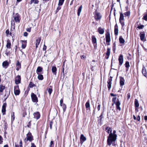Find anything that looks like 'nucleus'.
Listing matches in <instances>:
<instances>
[{"mask_svg": "<svg viewBox=\"0 0 147 147\" xmlns=\"http://www.w3.org/2000/svg\"><path fill=\"white\" fill-rule=\"evenodd\" d=\"M116 131H113V133H110L109 136L107 137V144L109 146H111L112 144L114 145V142L116 140L117 135L116 134Z\"/></svg>", "mask_w": 147, "mask_h": 147, "instance_id": "nucleus-1", "label": "nucleus"}, {"mask_svg": "<svg viewBox=\"0 0 147 147\" xmlns=\"http://www.w3.org/2000/svg\"><path fill=\"white\" fill-rule=\"evenodd\" d=\"M33 140V137L31 133L29 131L26 134V138L24 139V141L26 142L28 141L31 142Z\"/></svg>", "mask_w": 147, "mask_h": 147, "instance_id": "nucleus-2", "label": "nucleus"}, {"mask_svg": "<svg viewBox=\"0 0 147 147\" xmlns=\"http://www.w3.org/2000/svg\"><path fill=\"white\" fill-rule=\"evenodd\" d=\"M116 98H117L116 97L113 98H112V101L116 105V108L117 109L119 110V111H120L121 110V108L120 107V105L121 103L119 99H117V102H116Z\"/></svg>", "mask_w": 147, "mask_h": 147, "instance_id": "nucleus-3", "label": "nucleus"}, {"mask_svg": "<svg viewBox=\"0 0 147 147\" xmlns=\"http://www.w3.org/2000/svg\"><path fill=\"white\" fill-rule=\"evenodd\" d=\"M105 38L107 45H110V42L111 41L110 34L109 32H107L105 34Z\"/></svg>", "mask_w": 147, "mask_h": 147, "instance_id": "nucleus-4", "label": "nucleus"}, {"mask_svg": "<svg viewBox=\"0 0 147 147\" xmlns=\"http://www.w3.org/2000/svg\"><path fill=\"white\" fill-rule=\"evenodd\" d=\"M31 96L33 102H36L38 101V98L36 95L34 93L31 94Z\"/></svg>", "mask_w": 147, "mask_h": 147, "instance_id": "nucleus-5", "label": "nucleus"}, {"mask_svg": "<svg viewBox=\"0 0 147 147\" xmlns=\"http://www.w3.org/2000/svg\"><path fill=\"white\" fill-rule=\"evenodd\" d=\"M14 94L16 95H19L20 93V91L19 89L18 86H16L14 88Z\"/></svg>", "mask_w": 147, "mask_h": 147, "instance_id": "nucleus-6", "label": "nucleus"}, {"mask_svg": "<svg viewBox=\"0 0 147 147\" xmlns=\"http://www.w3.org/2000/svg\"><path fill=\"white\" fill-rule=\"evenodd\" d=\"M112 80V77H110V78L108 79V80L107 81V86L109 90H110L111 88V84Z\"/></svg>", "mask_w": 147, "mask_h": 147, "instance_id": "nucleus-7", "label": "nucleus"}, {"mask_svg": "<svg viewBox=\"0 0 147 147\" xmlns=\"http://www.w3.org/2000/svg\"><path fill=\"white\" fill-rule=\"evenodd\" d=\"M14 20L16 22H20V16L18 13H17L15 15Z\"/></svg>", "mask_w": 147, "mask_h": 147, "instance_id": "nucleus-8", "label": "nucleus"}, {"mask_svg": "<svg viewBox=\"0 0 147 147\" xmlns=\"http://www.w3.org/2000/svg\"><path fill=\"white\" fill-rule=\"evenodd\" d=\"M142 73L143 75L145 77L147 76V72L144 65H143L142 70Z\"/></svg>", "mask_w": 147, "mask_h": 147, "instance_id": "nucleus-9", "label": "nucleus"}, {"mask_svg": "<svg viewBox=\"0 0 147 147\" xmlns=\"http://www.w3.org/2000/svg\"><path fill=\"white\" fill-rule=\"evenodd\" d=\"M21 80V77L20 76H17L15 79V83L16 84H18L20 82Z\"/></svg>", "mask_w": 147, "mask_h": 147, "instance_id": "nucleus-10", "label": "nucleus"}, {"mask_svg": "<svg viewBox=\"0 0 147 147\" xmlns=\"http://www.w3.org/2000/svg\"><path fill=\"white\" fill-rule=\"evenodd\" d=\"M120 79V85L121 86H123L125 84V80L124 78L121 76L119 77Z\"/></svg>", "mask_w": 147, "mask_h": 147, "instance_id": "nucleus-11", "label": "nucleus"}, {"mask_svg": "<svg viewBox=\"0 0 147 147\" xmlns=\"http://www.w3.org/2000/svg\"><path fill=\"white\" fill-rule=\"evenodd\" d=\"M118 60L119 62V65L121 66L123 62V56L122 55H120L119 58Z\"/></svg>", "mask_w": 147, "mask_h": 147, "instance_id": "nucleus-12", "label": "nucleus"}, {"mask_svg": "<svg viewBox=\"0 0 147 147\" xmlns=\"http://www.w3.org/2000/svg\"><path fill=\"white\" fill-rule=\"evenodd\" d=\"M86 140V138L84 136V135L83 134H81V135L80 137V143L82 144Z\"/></svg>", "mask_w": 147, "mask_h": 147, "instance_id": "nucleus-13", "label": "nucleus"}, {"mask_svg": "<svg viewBox=\"0 0 147 147\" xmlns=\"http://www.w3.org/2000/svg\"><path fill=\"white\" fill-rule=\"evenodd\" d=\"M9 65V63L7 61H4L2 64L3 67L5 69H6Z\"/></svg>", "mask_w": 147, "mask_h": 147, "instance_id": "nucleus-14", "label": "nucleus"}, {"mask_svg": "<svg viewBox=\"0 0 147 147\" xmlns=\"http://www.w3.org/2000/svg\"><path fill=\"white\" fill-rule=\"evenodd\" d=\"M105 29L102 28L101 27H99L98 29V32L101 34H103L105 32Z\"/></svg>", "mask_w": 147, "mask_h": 147, "instance_id": "nucleus-15", "label": "nucleus"}, {"mask_svg": "<svg viewBox=\"0 0 147 147\" xmlns=\"http://www.w3.org/2000/svg\"><path fill=\"white\" fill-rule=\"evenodd\" d=\"M34 118L36 119H39L40 117V114L39 112H37L34 113L33 114Z\"/></svg>", "mask_w": 147, "mask_h": 147, "instance_id": "nucleus-16", "label": "nucleus"}, {"mask_svg": "<svg viewBox=\"0 0 147 147\" xmlns=\"http://www.w3.org/2000/svg\"><path fill=\"white\" fill-rule=\"evenodd\" d=\"M6 104L4 103L2 107V112L3 115L5 114L6 111Z\"/></svg>", "mask_w": 147, "mask_h": 147, "instance_id": "nucleus-17", "label": "nucleus"}, {"mask_svg": "<svg viewBox=\"0 0 147 147\" xmlns=\"http://www.w3.org/2000/svg\"><path fill=\"white\" fill-rule=\"evenodd\" d=\"M101 16L100 15V14L99 13H96V15L95 16V18L96 21H98L101 19Z\"/></svg>", "mask_w": 147, "mask_h": 147, "instance_id": "nucleus-18", "label": "nucleus"}, {"mask_svg": "<svg viewBox=\"0 0 147 147\" xmlns=\"http://www.w3.org/2000/svg\"><path fill=\"white\" fill-rule=\"evenodd\" d=\"M41 40V38L39 37L38 38V39L36 40L35 45H36V48L38 47V46L39 45L40 41Z\"/></svg>", "mask_w": 147, "mask_h": 147, "instance_id": "nucleus-19", "label": "nucleus"}, {"mask_svg": "<svg viewBox=\"0 0 147 147\" xmlns=\"http://www.w3.org/2000/svg\"><path fill=\"white\" fill-rule=\"evenodd\" d=\"M21 68V63L19 62L18 61H17V62L16 64V70L17 71H18Z\"/></svg>", "mask_w": 147, "mask_h": 147, "instance_id": "nucleus-20", "label": "nucleus"}, {"mask_svg": "<svg viewBox=\"0 0 147 147\" xmlns=\"http://www.w3.org/2000/svg\"><path fill=\"white\" fill-rule=\"evenodd\" d=\"M140 37L141 40L143 41L145 38V34L144 32H142L140 34Z\"/></svg>", "mask_w": 147, "mask_h": 147, "instance_id": "nucleus-21", "label": "nucleus"}, {"mask_svg": "<svg viewBox=\"0 0 147 147\" xmlns=\"http://www.w3.org/2000/svg\"><path fill=\"white\" fill-rule=\"evenodd\" d=\"M22 47L23 49L25 48L26 45V41L25 40H22Z\"/></svg>", "mask_w": 147, "mask_h": 147, "instance_id": "nucleus-22", "label": "nucleus"}, {"mask_svg": "<svg viewBox=\"0 0 147 147\" xmlns=\"http://www.w3.org/2000/svg\"><path fill=\"white\" fill-rule=\"evenodd\" d=\"M10 94V91H7V90H5V94L4 95V97L5 98V99H6L8 97Z\"/></svg>", "mask_w": 147, "mask_h": 147, "instance_id": "nucleus-23", "label": "nucleus"}, {"mask_svg": "<svg viewBox=\"0 0 147 147\" xmlns=\"http://www.w3.org/2000/svg\"><path fill=\"white\" fill-rule=\"evenodd\" d=\"M57 70V68L55 66H53L52 67V72L53 73V74L55 75H56V71Z\"/></svg>", "mask_w": 147, "mask_h": 147, "instance_id": "nucleus-24", "label": "nucleus"}, {"mask_svg": "<svg viewBox=\"0 0 147 147\" xmlns=\"http://www.w3.org/2000/svg\"><path fill=\"white\" fill-rule=\"evenodd\" d=\"M42 71V68L41 67L38 66L37 68L36 71V72L37 73V74H38L39 73Z\"/></svg>", "mask_w": 147, "mask_h": 147, "instance_id": "nucleus-25", "label": "nucleus"}, {"mask_svg": "<svg viewBox=\"0 0 147 147\" xmlns=\"http://www.w3.org/2000/svg\"><path fill=\"white\" fill-rule=\"evenodd\" d=\"M11 46V43L10 42L9 40H8L7 41V43L6 45V47L7 48V49H10Z\"/></svg>", "mask_w": 147, "mask_h": 147, "instance_id": "nucleus-26", "label": "nucleus"}, {"mask_svg": "<svg viewBox=\"0 0 147 147\" xmlns=\"http://www.w3.org/2000/svg\"><path fill=\"white\" fill-rule=\"evenodd\" d=\"M110 50H111L110 48H108L107 49V51L106 54L107 55V57L106 58L107 59H108L109 58V57L110 55Z\"/></svg>", "mask_w": 147, "mask_h": 147, "instance_id": "nucleus-27", "label": "nucleus"}, {"mask_svg": "<svg viewBox=\"0 0 147 147\" xmlns=\"http://www.w3.org/2000/svg\"><path fill=\"white\" fill-rule=\"evenodd\" d=\"M114 33L116 35H117L118 33V30L117 28V26L116 24L115 26L114 29Z\"/></svg>", "mask_w": 147, "mask_h": 147, "instance_id": "nucleus-28", "label": "nucleus"}, {"mask_svg": "<svg viewBox=\"0 0 147 147\" xmlns=\"http://www.w3.org/2000/svg\"><path fill=\"white\" fill-rule=\"evenodd\" d=\"M92 41L93 44L96 43V39L95 36L94 35H93L92 36Z\"/></svg>", "mask_w": 147, "mask_h": 147, "instance_id": "nucleus-29", "label": "nucleus"}, {"mask_svg": "<svg viewBox=\"0 0 147 147\" xmlns=\"http://www.w3.org/2000/svg\"><path fill=\"white\" fill-rule=\"evenodd\" d=\"M119 41L120 43L124 44L125 42V40L121 36H120L119 39Z\"/></svg>", "mask_w": 147, "mask_h": 147, "instance_id": "nucleus-30", "label": "nucleus"}, {"mask_svg": "<svg viewBox=\"0 0 147 147\" xmlns=\"http://www.w3.org/2000/svg\"><path fill=\"white\" fill-rule=\"evenodd\" d=\"M105 130L106 132L108 133H111L112 131L110 127H106L105 128Z\"/></svg>", "mask_w": 147, "mask_h": 147, "instance_id": "nucleus-31", "label": "nucleus"}, {"mask_svg": "<svg viewBox=\"0 0 147 147\" xmlns=\"http://www.w3.org/2000/svg\"><path fill=\"white\" fill-rule=\"evenodd\" d=\"M135 106L136 108L138 107L139 106V103L138 100L137 99H135L134 102Z\"/></svg>", "mask_w": 147, "mask_h": 147, "instance_id": "nucleus-32", "label": "nucleus"}, {"mask_svg": "<svg viewBox=\"0 0 147 147\" xmlns=\"http://www.w3.org/2000/svg\"><path fill=\"white\" fill-rule=\"evenodd\" d=\"M5 88V86H3V85H0V92H2Z\"/></svg>", "mask_w": 147, "mask_h": 147, "instance_id": "nucleus-33", "label": "nucleus"}, {"mask_svg": "<svg viewBox=\"0 0 147 147\" xmlns=\"http://www.w3.org/2000/svg\"><path fill=\"white\" fill-rule=\"evenodd\" d=\"M39 1L38 0H31L30 1V4L34 3V4H37Z\"/></svg>", "mask_w": 147, "mask_h": 147, "instance_id": "nucleus-34", "label": "nucleus"}, {"mask_svg": "<svg viewBox=\"0 0 147 147\" xmlns=\"http://www.w3.org/2000/svg\"><path fill=\"white\" fill-rule=\"evenodd\" d=\"M15 147H22V143L21 140H20V142L19 143V146L18 144H15Z\"/></svg>", "mask_w": 147, "mask_h": 147, "instance_id": "nucleus-35", "label": "nucleus"}, {"mask_svg": "<svg viewBox=\"0 0 147 147\" xmlns=\"http://www.w3.org/2000/svg\"><path fill=\"white\" fill-rule=\"evenodd\" d=\"M82 6L81 5L80 7L78 9V16H80V13L82 9Z\"/></svg>", "mask_w": 147, "mask_h": 147, "instance_id": "nucleus-36", "label": "nucleus"}, {"mask_svg": "<svg viewBox=\"0 0 147 147\" xmlns=\"http://www.w3.org/2000/svg\"><path fill=\"white\" fill-rule=\"evenodd\" d=\"M38 78L40 80H42L43 79V76L42 75L40 74H38Z\"/></svg>", "mask_w": 147, "mask_h": 147, "instance_id": "nucleus-37", "label": "nucleus"}, {"mask_svg": "<svg viewBox=\"0 0 147 147\" xmlns=\"http://www.w3.org/2000/svg\"><path fill=\"white\" fill-rule=\"evenodd\" d=\"M85 106L86 109L89 108L90 107V101L88 100L85 104Z\"/></svg>", "mask_w": 147, "mask_h": 147, "instance_id": "nucleus-38", "label": "nucleus"}, {"mask_svg": "<svg viewBox=\"0 0 147 147\" xmlns=\"http://www.w3.org/2000/svg\"><path fill=\"white\" fill-rule=\"evenodd\" d=\"M64 0H59L58 3V5L59 6L62 5L64 1Z\"/></svg>", "mask_w": 147, "mask_h": 147, "instance_id": "nucleus-39", "label": "nucleus"}, {"mask_svg": "<svg viewBox=\"0 0 147 147\" xmlns=\"http://www.w3.org/2000/svg\"><path fill=\"white\" fill-rule=\"evenodd\" d=\"M124 19V16L123 14L122 13H120L119 20H123Z\"/></svg>", "mask_w": 147, "mask_h": 147, "instance_id": "nucleus-40", "label": "nucleus"}, {"mask_svg": "<svg viewBox=\"0 0 147 147\" xmlns=\"http://www.w3.org/2000/svg\"><path fill=\"white\" fill-rule=\"evenodd\" d=\"M47 90L48 91V92H49L50 95L52 92V90L51 88H47Z\"/></svg>", "mask_w": 147, "mask_h": 147, "instance_id": "nucleus-41", "label": "nucleus"}, {"mask_svg": "<svg viewBox=\"0 0 147 147\" xmlns=\"http://www.w3.org/2000/svg\"><path fill=\"white\" fill-rule=\"evenodd\" d=\"M61 106L62 107L63 110L64 111L65 110V109L66 108V105H65L63 103V104L61 105Z\"/></svg>", "mask_w": 147, "mask_h": 147, "instance_id": "nucleus-42", "label": "nucleus"}, {"mask_svg": "<svg viewBox=\"0 0 147 147\" xmlns=\"http://www.w3.org/2000/svg\"><path fill=\"white\" fill-rule=\"evenodd\" d=\"M125 65L126 68H128L130 66L129 62L127 61L125 63Z\"/></svg>", "mask_w": 147, "mask_h": 147, "instance_id": "nucleus-43", "label": "nucleus"}, {"mask_svg": "<svg viewBox=\"0 0 147 147\" xmlns=\"http://www.w3.org/2000/svg\"><path fill=\"white\" fill-rule=\"evenodd\" d=\"M125 16H129L130 15V12L129 11L125 12L124 13Z\"/></svg>", "mask_w": 147, "mask_h": 147, "instance_id": "nucleus-44", "label": "nucleus"}, {"mask_svg": "<svg viewBox=\"0 0 147 147\" xmlns=\"http://www.w3.org/2000/svg\"><path fill=\"white\" fill-rule=\"evenodd\" d=\"M113 50L114 53H115L116 50V44L115 43L113 44Z\"/></svg>", "mask_w": 147, "mask_h": 147, "instance_id": "nucleus-45", "label": "nucleus"}, {"mask_svg": "<svg viewBox=\"0 0 147 147\" xmlns=\"http://www.w3.org/2000/svg\"><path fill=\"white\" fill-rule=\"evenodd\" d=\"M29 86L30 88H32V87H33L34 86H35V85L32 82H30L29 84Z\"/></svg>", "mask_w": 147, "mask_h": 147, "instance_id": "nucleus-46", "label": "nucleus"}, {"mask_svg": "<svg viewBox=\"0 0 147 147\" xmlns=\"http://www.w3.org/2000/svg\"><path fill=\"white\" fill-rule=\"evenodd\" d=\"M11 118H12V120L14 121V119H15L14 112H12L11 113Z\"/></svg>", "mask_w": 147, "mask_h": 147, "instance_id": "nucleus-47", "label": "nucleus"}, {"mask_svg": "<svg viewBox=\"0 0 147 147\" xmlns=\"http://www.w3.org/2000/svg\"><path fill=\"white\" fill-rule=\"evenodd\" d=\"M143 19L146 21H147V13L144 14L143 16Z\"/></svg>", "mask_w": 147, "mask_h": 147, "instance_id": "nucleus-48", "label": "nucleus"}, {"mask_svg": "<svg viewBox=\"0 0 147 147\" xmlns=\"http://www.w3.org/2000/svg\"><path fill=\"white\" fill-rule=\"evenodd\" d=\"M123 21V20H119V22L121 24L122 27H123L124 26V23Z\"/></svg>", "mask_w": 147, "mask_h": 147, "instance_id": "nucleus-49", "label": "nucleus"}, {"mask_svg": "<svg viewBox=\"0 0 147 147\" xmlns=\"http://www.w3.org/2000/svg\"><path fill=\"white\" fill-rule=\"evenodd\" d=\"M144 27V26L143 25H140L137 26V28L139 29H142Z\"/></svg>", "mask_w": 147, "mask_h": 147, "instance_id": "nucleus-50", "label": "nucleus"}, {"mask_svg": "<svg viewBox=\"0 0 147 147\" xmlns=\"http://www.w3.org/2000/svg\"><path fill=\"white\" fill-rule=\"evenodd\" d=\"M50 147H54V144H53V141H52L51 142Z\"/></svg>", "mask_w": 147, "mask_h": 147, "instance_id": "nucleus-51", "label": "nucleus"}, {"mask_svg": "<svg viewBox=\"0 0 147 147\" xmlns=\"http://www.w3.org/2000/svg\"><path fill=\"white\" fill-rule=\"evenodd\" d=\"M3 138L2 137L0 136V144H2L3 141Z\"/></svg>", "mask_w": 147, "mask_h": 147, "instance_id": "nucleus-52", "label": "nucleus"}, {"mask_svg": "<svg viewBox=\"0 0 147 147\" xmlns=\"http://www.w3.org/2000/svg\"><path fill=\"white\" fill-rule=\"evenodd\" d=\"M127 99L129 100L130 97V94L129 93H128L127 95Z\"/></svg>", "mask_w": 147, "mask_h": 147, "instance_id": "nucleus-53", "label": "nucleus"}, {"mask_svg": "<svg viewBox=\"0 0 147 147\" xmlns=\"http://www.w3.org/2000/svg\"><path fill=\"white\" fill-rule=\"evenodd\" d=\"M52 124H53V122L52 121H50V122L49 125H50V128L51 129H52Z\"/></svg>", "mask_w": 147, "mask_h": 147, "instance_id": "nucleus-54", "label": "nucleus"}, {"mask_svg": "<svg viewBox=\"0 0 147 147\" xmlns=\"http://www.w3.org/2000/svg\"><path fill=\"white\" fill-rule=\"evenodd\" d=\"M47 48V47L45 46V44L44 45V46L43 48V51H46Z\"/></svg>", "mask_w": 147, "mask_h": 147, "instance_id": "nucleus-55", "label": "nucleus"}, {"mask_svg": "<svg viewBox=\"0 0 147 147\" xmlns=\"http://www.w3.org/2000/svg\"><path fill=\"white\" fill-rule=\"evenodd\" d=\"M6 33L7 35H9V30H7L6 31Z\"/></svg>", "mask_w": 147, "mask_h": 147, "instance_id": "nucleus-56", "label": "nucleus"}, {"mask_svg": "<svg viewBox=\"0 0 147 147\" xmlns=\"http://www.w3.org/2000/svg\"><path fill=\"white\" fill-rule=\"evenodd\" d=\"M63 99H61V100H60V105L63 104Z\"/></svg>", "mask_w": 147, "mask_h": 147, "instance_id": "nucleus-57", "label": "nucleus"}, {"mask_svg": "<svg viewBox=\"0 0 147 147\" xmlns=\"http://www.w3.org/2000/svg\"><path fill=\"white\" fill-rule=\"evenodd\" d=\"M61 8V7H58L57 8V9L56 11V12H58V11Z\"/></svg>", "mask_w": 147, "mask_h": 147, "instance_id": "nucleus-58", "label": "nucleus"}, {"mask_svg": "<svg viewBox=\"0 0 147 147\" xmlns=\"http://www.w3.org/2000/svg\"><path fill=\"white\" fill-rule=\"evenodd\" d=\"M31 147H36V146L34 145V143H31Z\"/></svg>", "mask_w": 147, "mask_h": 147, "instance_id": "nucleus-59", "label": "nucleus"}, {"mask_svg": "<svg viewBox=\"0 0 147 147\" xmlns=\"http://www.w3.org/2000/svg\"><path fill=\"white\" fill-rule=\"evenodd\" d=\"M30 125H31V121H30L28 123L27 126V127H30Z\"/></svg>", "mask_w": 147, "mask_h": 147, "instance_id": "nucleus-60", "label": "nucleus"}, {"mask_svg": "<svg viewBox=\"0 0 147 147\" xmlns=\"http://www.w3.org/2000/svg\"><path fill=\"white\" fill-rule=\"evenodd\" d=\"M28 33L26 32H24V35L25 36H27L28 35Z\"/></svg>", "mask_w": 147, "mask_h": 147, "instance_id": "nucleus-61", "label": "nucleus"}, {"mask_svg": "<svg viewBox=\"0 0 147 147\" xmlns=\"http://www.w3.org/2000/svg\"><path fill=\"white\" fill-rule=\"evenodd\" d=\"M100 105H98V107H97V109L98 111H99L100 109Z\"/></svg>", "mask_w": 147, "mask_h": 147, "instance_id": "nucleus-62", "label": "nucleus"}, {"mask_svg": "<svg viewBox=\"0 0 147 147\" xmlns=\"http://www.w3.org/2000/svg\"><path fill=\"white\" fill-rule=\"evenodd\" d=\"M137 120L138 121H139L140 120V117L139 116H138L137 118H136Z\"/></svg>", "mask_w": 147, "mask_h": 147, "instance_id": "nucleus-63", "label": "nucleus"}, {"mask_svg": "<svg viewBox=\"0 0 147 147\" xmlns=\"http://www.w3.org/2000/svg\"><path fill=\"white\" fill-rule=\"evenodd\" d=\"M110 95L111 96H116V94H115L112 93H111L110 94Z\"/></svg>", "mask_w": 147, "mask_h": 147, "instance_id": "nucleus-64", "label": "nucleus"}]
</instances>
